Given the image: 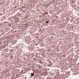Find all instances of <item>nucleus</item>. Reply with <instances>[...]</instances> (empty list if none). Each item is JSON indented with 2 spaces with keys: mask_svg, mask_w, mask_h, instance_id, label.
<instances>
[{
  "mask_svg": "<svg viewBox=\"0 0 79 79\" xmlns=\"http://www.w3.org/2000/svg\"><path fill=\"white\" fill-rule=\"evenodd\" d=\"M35 45H37V44H35Z\"/></svg>",
  "mask_w": 79,
  "mask_h": 79,
  "instance_id": "f03ea898",
  "label": "nucleus"
},
{
  "mask_svg": "<svg viewBox=\"0 0 79 79\" xmlns=\"http://www.w3.org/2000/svg\"><path fill=\"white\" fill-rule=\"evenodd\" d=\"M34 75V73H32L31 74V76H33Z\"/></svg>",
  "mask_w": 79,
  "mask_h": 79,
  "instance_id": "f257e3e1",
  "label": "nucleus"
},
{
  "mask_svg": "<svg viewBox=\"0 0 79 79\" xmlns=\"http://www.w3.org/2000/svg\"><path fill=\"white\" fill-rule=\"evenodd\" d=\"M15 8H16V6H15Z\"/></svg>",
  "mask_w": 79,
  "mask_h": 79,
  "instance_id": "7ed1b4c3",
  "label": "nucleus"
}]
</instances>
